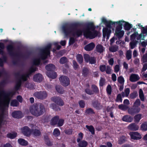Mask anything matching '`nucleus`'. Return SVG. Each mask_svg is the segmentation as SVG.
<instances>
[{
	"instance_id": "nucleus-1",
	"label": "nucleus",
	"mask_w": 147,
	"mask_h": 147,
	"mask_svg": "<svg viewBox=\"0 0 147 147\" xmlns=\"http://www.w3.org/2000/svg\"><path fill=\"white\" fill-rule=\"evenodd\" d=\"M95 29V26L91 23L88 24L86 27L83 30L80 28H74L68 23L65 24L62 27V30L66 36L69 35L79 37L83 32L84 35L86 37L91 39L95 38L98 33V32Z\"/></svg>"
},
{
	"instance_id": "nucleus-2",
	"label": "nucleus",
	"mask_w": 147,
	"mask_h": 147,
	"mask_svg": "<svg viewBox=\"0 0 147 147\" xmlns=\"http://www.w3.org/2000/svg\"><path fill=\"white\" fill-rule=\"evenodd\" d=\"M13 91L5 92L2 90L0 92V108H3L7 107L11 98L15 94Z\"/></svg>"
},
{
	"instance_id": "nucleus-3",
	"label": "nucleus",
	"mask_w": 147,
	"mask_h": 147,
	"mask_svg": "<svg viewBox=\"0 0 147 147\" xmlns=\"http://www.w3.org/2000/svg\"><path fill=\"white\" fill-rule=\"evenodd\" d=\"M36 67H32L30 69L29 72L23 74L22 75H21L20 72L19 71L18 72L15 74V76L18 79V81L15 87V89L16 91L18 90L20 88L21 84L22 81H26L29 75L36 71Z\"/></svg>"
},
{
	"instance_id": "nucleus-4",
	"label": "nucleus",
	"mask_w": 147,
	"mask_h": 147,
	"mask_svg": "<svg viewBox=\"0 0 147 147\" xmlns=\"http://www.w3.org/2000/svg\"><path fill=\"white\" fill-rule=\"evenodd\" d=\"M52 45L49 44L44 48L41 49L40 51V55L39 57L35 59L33 61V64L35 65H38L40 63V59H46L47 56L50 54V51Z\"/></svg>"
},
{
	"instance_id": "nucleus-5",
	"label": "nucleus",
	"mask_w": 147,
	"mask_h": 147,
	"mask_svg": "<svg viewBox=\"0 0 147 147\" xmlns=\"http://www.w3.org/2000/svg\"><path fill=\"white\" fill-rule=\"evenodd\" d=\"M30 111L33 115L36 117L42 115L45 111L44 105L41 103L32 105L30 107Z\"/></svg>"
},
{
	"instance_id": "nucleus-6",
	"label": "nucleus",
	"mask_w": 147,
	"mask_h": 147,
	"mask_svg": "<svg viewBox=\"0 0 147 147\" xmlns=\"http://www.w3.org/2000/svg\"><path fill=\"white\" fill-rule=\"evenodd\" d=\"M117 24L116 28L115 35L120 39L122 38L124 34V32L121 30L122 26L123 25L124 28L126 30H129V23L124 21L121 20L116 22Z\"/></svg>"
},
{
	"instance_id": "nucleus-7",
	"label": "nucleus",
	"mask_w": 147,
	"mask_h": 147,
	"mask_svg": "<svg viewBox=\"0 0 147 147\" xmlns=\"http://www.w3.org/2000/svg\"><path fill=\"white\" fill-rule=\"evenodd\" d=\"M102 22L105 24L107 28H104L103 29V36L104 38L107 36V39H108L111 31L110 29L111 26H115V24L116 22H113L110 21H108L106 19L103 18L102 19Z\"/></svg>"
},
{
	"instance_id": "nucleus-8",
	"label": "nucleus",
	"mask_w": 147,
	"mask_h": 147,
	"mask_svg": "<svg viewBox=\"0 0 147 147\" xmlns=\"http://www.w3.org/2000/svg\"><path fill=\"white\" fill-rule=\"evenodd\" d=\"M9 54L13 57H20L21 56V53L17 50L11 45H8L7 47Z\"/></svg>"
},
{
	"instance_id": "nucleus-9",
	"label": "nucleus",
	"mask_w": 147,
	"mask_h": 147,
	"mask_svg": "<svg viewBox=\"0 0 147 147\" xmlns=\"http://www.w3.org/2000/svg\"><path fill=\"white\" fill-rule=\"evenodd\" d=\"M4 46L3 44L0 43V54L2 55V58H0V66L2 67L3 65V62H5L7 60V57L3 51Z\"/></svg>"
},
{
	"instance_id": "nucleus-10",
	"label": "nucleus",
	"mask_w": 147,
	"mask_h": 147,
	"mask_svg": "<svg viewBox=\"0 0 147 147\" xmlns=\"http://www.w3.org/2000/svg\"><path fill=\"white\" fill-rule=\"evenodd\" d=\"M33 95L38 99L43 100L47 97V94L46 91H40L35 92Z\"/></svg>"
},
{
	"instance_id": "nucleus-11",
	"label": "nucleus",
	"mask_w": 147,
	"mask_h": 147,
	"mask_svg": "<svg viewBox=\"0 0 147 147\" xmlns=\"http://www.w3.org/2000/svg\"><path fill=\"white\" fill-rule=\"evenodd\" d=\"M59 80L61 84L64 86H68L70 83L69 78L65 76H62L60 77Z\"/></svg>"
},
{
	"instance_id": "nucleus-12",
	"label": "nucleus",
	"mask_w": 147,
	"mask_h": 147,
	"mask_svg": "<svg viewBox=\"0 0 147 147\" xmlns=\"http://www.w3.org/2000/svg\"><path fill=\"white\" fill-rule=\"evenodd\" d=\"M129 135H130L131 139L134 140H139L142 138L141 135L137 132H130Z\"/></svg>"
},
{
	"instance_id": "nucleus-13",
	"label": "nucleus",
	"mask_w": 147,
	"mask_h": 147,
	"mask_svg": "<svg viewBox=\"0 0 147 147\" xmlns=\"http://www.w3.org/2000/svg\"><path fill=\"white\" fill-rule=\"evenodd\" d=\"M22 133L25 136H28L31 134V130L27 126L22 128L21 129Z\"/></svg>"
},
{
	"instance_id": "nucleus-14",
	"label": "nucleus",
	"mask_w": 147,
	"mask_h": 147,
	"mask_svg": "<svg viewBox=\"0 0 147 147\" xmlns=\"http://www.w3.org/2000/svg\"><path fill=\"white\" fill-rule=\"evenodd\" d=\"M51 100L54 102L61 106L64 105V103L62 100L59 97L55 96L52 97Z\"/></svg>"
},
{
	"instance_id": "nucleus-15",
	"label": "nucleus",
	"mask_w": 147,
	"mask_h": 147,
	"mask_svg": "<svg viewBox=\"0 0 147 147\" xmlns=\"http://www.w3.org/2000/svg\"><path fill=\"white\" fill-rule=\"evenodd\" d=\"M129 100L127 99L124 100L123 104H121L119 105V109L125 111L128 108Z\"/></svg>"
},
{
	"instance_id": "nucleus-16",
	"label": "nucleus",
	"mask_w": 147,
	"mask_h": 147,
	"mask_svg": "<svg viewBox=\"0 0 147 147\" xmlns=\"http://www.w3.org/2000/svg\"><path fill=\"white\" fill-rule=\"evenodd\" d=\"M140 110V109L139 107H135L131 109L129 108V114L134 115L135 114L138 113Z\"/></svg>"
},
{
	"instance_id": "nucleus-17",
	"label": "nucleus",
	"mask_w": 147,
	"mask_h": 147,
	"mask_svg": "<svg viewBox=\"0 0 147 147\" xmlns=\"http://www.w3.org/2000/svg\"><path fill=\"white\" fill-rule=\"evenodd\" d=\"M140 79V77L138 75L132 74L131 75L129 80L132 82H136L139 80Z\"/></svg>"
},
{
	"instance_id": "nucleus-18",
	"label": "nucleus",
	"mask_w": 147,
	"mask_h": 147,
	"mask_svg": "<svg viewBox=\"0 0 147 147\" xmlns=\"http://www.w3.org/2000/svg\"><path fill=\"white\" fill-rule=\"evenodd\" d=\"M11 115L13 117L16 118H20L22 117V112L20 111H16L13 112Z\"/></svg>"
},
{
	"instance_id": "nucleus-19",
	"label": "nucleus",
	"mask_w": 147,
	"mask_h": 147,
	"mask_svg": "<svg viewBox=\"0 0 147 147\" xmlns=\"http://www.w3.org/2000/svg\"><path fill=\"white\" fill-rule=\"evenodd\" d=\"M31 134L34 137H38L40 136L41 132L40 131L37 129H32L31 130Z\"/></svg>"
},
{
	"instance_id": "nucleus-20",
	"label": "nucleus",
	"mask_w": 147,
	"mask_h": 147,
	"mask_svg": "<svg viewBox=\"0 0 147 147\" xmlns=\"http://www.w3.org/2000/svg\"><path fill=\"white\" fill-rule=\"evenodd\" d=\"M92 105L93 107L97 109H100L102 108V106L97 100L92 102Z\"/></svg>"
},
{
	"instance_id": "nucleus-21",
	"label": "nucleus",
	"mask_w": 147,
	"mask_h": 147,
	"mask_svg": "<svg viewBox=\"0 0 147 147\" xmlns=\"http://www.w3.org/2000/svg\"><path fill=\"white\" fill-rule=\"evenodd\" d=\"M95 46L93 42H91L86 45L84 47V49L87 51H89L92 50Z\"/></svg>"
},
{
	"instance_id": "nucleus-22",
	"label": "nucleus",
	"mask_w": 147,
	"mask_h": 147,
	"mask_svg": "<svg viewBox=\"0 0 147 147\" xmlns=\"http://www.w3.org/2000/svg\"><path fill=\"white\" fill-rule=\"evenodd\" d=\"M33 79L34 81L37 82H40L42 81V75L39 74H36L34 76Z\"/></svg>"
},
{
	"instance_id": "nucleus-23",
	"label": "nucleus",
	"mask_w": 147,
	"mask_h": 147,
	"mask_svg": "<svg viewBox=\"0 0 147 147\" xmlns=\"http://www.w3.org/2000/svg\"><path fill=\"white\" fill-rule=\"evenodd\" d=\"M59 119V117L58 116H56L54 117L51 120V125H54L57 124Z\"/></svg>"
},
{
	"instance_id": "nucleus-24",
	"label": "nucleus",
	"mask_w": 147,
	"mask_h": 147,
	"mask_svg": "<svg viewBox=\"0 0 147 147\" xmlns=\"http://www.w3.org/2000/svg\"><path fill=\"white\" fill-rule=\"evenodd\" d=\"M139 127L135 123H132L129 125V129L133 131H136L138 129Z\"/></svg>"
},
{
	"instance_id": "nucleus-25",
	"label": "nucleus",
	"mask_w": 147,
	"mask_h": 147,
	"mask_svg": "<svg viewBox=\"0 0 147 147\" xmlns=\"http://www.w3.org/2000/svg\"><path fill=\"white\" fill-rule=\"evenodd\" d=\"M96 48L97 52L100 53H103L105 51V48L100 44L97 45Z\"/></svg>"
},
{
	"instance_id": "nucleus-26",
	"label": "nucleus",
	"mask_w": 147,
	"mask_h": 147,
	"mask_svg": "<svg viewBox=\"0 0 147 147\" xmlns=\"http://www.w3.org/2000/svg\"><path fill=\"white\" fill-rule=\"evenodd\" d=\"M47 74L49 77L52 79L56 78L57 76L56 73L54 72H47Z\"/></svg>"
},
{
	"instance_id": "nucleus-27",
	"label": "nucleus",
	"mask_w": 147,
	"mask_h": 147,
	"mask_svg": "<svg viewBox=\"0 0 147 147\" xmlns=\"http://www.w3.org/2000/svg\"><path fill=\"white\" fill-rule=\"evenodd\" d=\"M55 68V66L53 64H50L47 65L45 67V69L48 71H53Z\"/></svg>"
},
{
	"instance_id": "nucleus-28",
	"label": "nucleus",
	"mask_w": 147,
	"mask_h": 147,
	"mask_svg": "<svg viewBox=\"0 0 147 147\" xmlns=\"http://www.w3.org/2000/svg\"><path fill=\"white\" fill-rule=\"evenodd\" d=\"M44 138L45 143L47 145L50 146L52 145V143L51 142L47 136H45Z\"/></svg>"
},
{
	"instance_id": "nucleus-29",
	"label": "nucleus",
	"mask_w": 147,
	"mask_h": 147,
	"mask_svg": "<svg viewBox=\"0 0 147 147\" xmlns=\"http://www.w3.org/2000/svg\"><path fill=\"white\" fill-rule=\"evenodd\" d=\"M89 73L88 69L86 67H84L82 69V74L84 77H86Z\"/></svg>"
},
{
	"instance_id": "nucleus-30",
	"label": "nucleus",
	"mask_w": 147,
	"mask_h": 147,
	"mask_svg": "<svg viewBox=\"0 0 147 147\" xmlns=\"http://www.w3.org/2000/svg\"><path fill=\"white\" fill-rule=\"evenodd\" d=\"M18 141L19 143L22 145L26 146L28 144V142L23 139H19Z\"/></svg>"
},
{
	"instance_id": "nucleus-31",
	"label": "nucleus",
	"mask_w": 147,
	"mask_h": 147,
	"mask_svg": "<svg viewBox=\"0 0 147 147\" xmlns=\"http://www.w3.org/2000/svg\"><path fill=\"white\" fill-rule=\"evenodd\" d=\"M142 115L141 114H138L135 116L134 117V121L138 123L141 119Z\"/></svg>"
},
{
	"instance_id": "nucleus-32",
	"label": "nucleus",
	"mask_w": 147,
	"mask_h": 147,
	"mask_svg": "<svg viewBox=\"0 0 147 147\" xmlns=\"http://www.w3.org/2000/svg\"><path fill=\"white\" fill-rule=\"evenodd\" d=\"M55 88L57 92L59 93L63 94L64 92V90L61 86L57 85L55 86Z\"/></svg>"
},
{
	"instance_id": "nucleus-33",
	"label": "nucleus",
	"mask_w": 147,
	"mask_h": 147,
	"mask_svg": "<svg viewBox=\"0 0 147 147\" xmlns=\"http://www.w3.org/2000/svg\"><path fill=\"white\" fill-rule=\"evenodd\" d=\"M76 58L77 60L79 63L81 64L83 62V57L81 55L77 54L76 56Z\"/></svg>"
},
{
	"instance_id": "nucleus-34",
	"label": "nucleus",
	"mask_w": 147,
	"mask_h": 147,
	"mask_svg": "<svg viewBox=\"0 0 147 147\" xmlns=\"http://www.w3.org/2000/svg\"><path fill=\"white\" fill-rule=\"evenodd\" d=\"M140 128L143 131H147V121L143 123L141 125Z\"/></svg>"
},
{
	"instance_id": "nucleus-35",
	"label": "nucleus",
	"mask_w": 147,
	"mask_h": 147,
	"mask_svg": "<svg viewBox=\"0 0 147 147\" xmlns=\"http://www.w3.org/2000/svg\"><path fill=\"white\" fill-rule=\"evenodd\" d=\"M139 96L141 101H144V95L142 89H140L139 90Z\"/></svg>"
},
{
	"instance_id": "nucleus-36",
	"label": "nucleus",
	"mask_w": 147,
	"mask_h": 147,
	"mask_svg": "<svg viewBox=\"0 0 147 147\" xmlns=\"http://www.w3.org/2000/svg\"><path fill=\"white\" fill-rule=\"evenodd\" d=\"M78 143V146L80 147H86L88 144V143L84 140L80 141Z\"/></svg>"
},
{
	"instance_id": "nucleus-37",
	"label": "nucleus",
	"mask_w": 147,
	"mask_h": 147,
	"mask_svg": "<svg viewBox=\"0 0 147 147\" xmlns=\"http://www.w3.org/2000/svg\"><path fill=\"white\" fill-rule=\"evenodd\" d=\"M68 61V59L65 57H63L61 58L59 60V63L61 64L66 63Z\"/></svg>"
},
{
	"instance_id": "nucleus-38",
	"label": "nucleus",
	"mask_w": 147,
	"mask_h": 147,
	"mask_svg": "<svg viewBox=\"0 0 147 147\" xmlns=\"http://www.w3.org/2000/svg\"><path fill=\"white\" fill-rule=\"evenodd\" d=\"M118 48V46L117 45L112 46L109 48V51L112 52H115L117 51Z\"/></svg>"
},
{
	"instance_id": "nucleus-39",
	"label": "nucleus",
	"mask_w": 147,
	"mask_h": 147,
	"mask_svg": "<svg viewBox=\"0 0 147 147\" xmlns=\"http://www.w3.org/2000/svg\"><path fill=\"white\" fill-rule=\"evenodd\" d=\"M91 88L92 90V92H94V94L98 93L99 92V90L97 86L95 85H92L91 86Z\"/></svg>"
},
{
	"instance_id": "nucleus-40",
	"label": "nucleus",
	"mask_w": 147,
	"mask_h": 147,
	"mask_svg": "<svg viewBox=\"0 0 147 147\" xmlns=\"http://www.w3.org/2000/svg\"><path fill=\"white\" fill-rule=\"evenodd\" d=\"M86 127L91 133L92 134H94V129L92 126L90 125L89 126L86 125Z\"/></svg>"
},
{
	"instance_id": "nucleus-41",
	"label": "nucleus",
	"mask_w": 147,
	"mask_h": 147,
	"mask_svg": "<svg viewBox=\"0 0 147 147\" xmlns=\"http://www.w3.org/2000/svg\"><path fill=\"white\" fill-rule=\"evenodd\" d=\"M17 135L16 133H10L8 134L7 136L8 138L11 139H13L16 137Z\"/></svg>"
},
{
	"instance_id": "nucleus-42",
	"label": "nucleus",
	"mask_w": 147,
	"mask_h": 147,
	"mask_svg": "<svg viewBox=\"0 0 147 147\" xmlns=\"http://www.w3.org/2000/svg\"><path fill=\"white\" fill-rule=\"evenodd\" d=\"M50 107L55 111H58L60 110V109L54 103L51 104L50 105Z\"/></svg>"
},
{
	"instance_id": "nucleus-43",
	"label": "nucleus",
	"mask_w": 147,
	"mask_h": 147,
	"mask_svg": "<svg viewBox=\"0 0 147 147\" xmlns=\"http://www.w3.org/2000/svg\"><path fill=\"white\" fill-rule=\"evenodd\" d=\"M121 95L123 97L128 96L129 95V88H127L124 90V92H122Z\"/></svg>"
},
{
	"instance_id": "nucleus-44",
	"label": "nucleus",
	"mask_w": 147,
	"mask_h": 147,
	"mask_svg": "<svg viewBox=\"0 0 147 147\" xmlns=\"http://www.w3.org/2000/svg\"><path fill=\"white\" fill-rule=\"evenodd\" d=\"M19 104L18 102L16 100H12L11 102V105L14 107L17 106Z\"/></svg>"
},
{
	"instance_id": "nucleus-45",
	"label": "nucleus",
	"mask_w": 147,
	"mask_h": 147,
	"mask_svg": "<svg viewBox=\"0 0 147 147\" xmlns=\"http://www.w3.org/2000/svg\"><path fill=\"white\" fill-rule=\"evenodd\" d=\"M84 57L85 61L86 63H88L89 61V60L91 57L90 55L87 54H84Z\"/></svg>"
},
{
	"instance_id": "nucleus-46",
	"label": "nucleus",
	"mask_w": 147,
	"mask_h": 147,
	"mask_svg": "<svg viewBox=\"0 0 147 147\" xmlns=\"http://www.w3.org/2000/svg\"><path fill=\"white\" fill-rule=\"evenodd\" d=\"M141 27L142 28V29H141V33L143 35L144 34H147V26L145 27H142V25L141 26Z\"/></svg>"
},
{
	"instance_id": "nucleus-47",
	"label": "nucleus",
	"mask_w": 147,
	"mask_h": 147,
	"mask_svg": "<svg viewBox=\"0 0 147 147\" xmlns=\"http://www.w3.org/2000/svg\"><path fill=\"white\" fill-rule=\"evenodd\" d=\"M60 131L58 129L56 128L54 130L53 134L55 136H58L60 135Z\"/></svg>"
},
{
	"instance_id": "nucleus-48",
	"label": "nucleus",
	"mask_w": 147,
	"mask_h": 147,
	"mask_svg": "<svg viewBox=\"0 0 147 147\" xmlns=\"http://www.w3.org/2000/svg\"><path fill=\"white\" fill-rule=\"evenodd\" d=\"M126 140L125 137L123 136L120 138L119 140V144H121L124 143Z\"/></svg>"
},
{
	"instance_id": "nucleus-49",
	"label": "nucleus",
	"mask_w": 147,
	"mask_h": 147,
	"mask_svg": "<svg viewBox=\"0 0 147 147\" xmlns=\"http://www.w3.org/2000/svg\"><path fill=\"white\" fill-rule=\"evenodd\" d=\"M106 90L108 94L110 95L111 94L112 88L111 87L110 85H109L107 86Z\"/></svg>"
},
{
	"instance_id": "nucleus-50",
	"label": "nucleus",
	"mask_w": 147,
	"mask_h": 147,
	"mask_svg": "<svg viewBox=\"0 0 147 147\" xmlns=\"http://www.w3.org/2000/svg\"><path fill=\"white\" fill-rule=\"evenodd\" d=\"M138 35V32H135L130 36V40H134L135 39L136 37H137V35Z\"/></svg>"
},
{
	"instance_id": "nucleus-51",
	"label": "nucleus",
	"mask_w": 147,
	"mask_h": 147,
	"mask_svg": "<svg viewBox=\"0 0 147 147\" xmlns=\"http://www.w3.org/2000/svg\"><path fill=\"white\" fill-rule=\"evenodd\" d=\"M117 81L119 83L123 84L124 80L122 76H120L118 78Z\"/></svg>"
},
{
	"instance_id": "nucleus-52",
	"label": "nucleus",
	"mask_w": 147,
	"mask_h": 147,
	"mask_svg": "<svg viewBox=\"0 0 147 147\" xmlns=\"http://www.w3.org/2000/svg\"><path fill=\"white\" fill-rule=\"evenodd\" d=\"M140 105V101L138 99H137L134 104V106L135 107H138Z\"/></svg>"
},
{
	"instance_id": "nucleus-53",
	"label": "nucleus",
	"mask_w": 147,
	"mask_h": 147,
	"mask_svg": "<svg viewBox=\"0 0 147 147\" xmlns=\"http://www.w3.org/2000/svg\"><path fill=\"white\" fill-rule=\"evenodd\" d=\"M105 71L106 73L108 74H111V69L110 66L109 65H107L106 67Z\"/></svg>"
},
{
	"instance_id": "nucleus-54",
	"label": "nucleus",
	"mask_w": 147,
	"mask_h": 147,
	"mask_svg": "<svg viewBox=\"0 0 147 147\" xmlns=\"http://www.w3.org/2000/svg\"><path fill=\"white\" fill-rule=\"evenodd\" d=\"M89 62L90 64H94L96 62V59L94 57H91Z\"/></svg>"
},
{
	"instance_id": "nucleus-55",
	"label": "nucleus",
	"mask_w": 147,
	"mask_h": 147,
	"mask_svg": "<svg viewBox=\"0 0 147 147\" xmlns=\"http://www.w3.org/2000/svg\"><path fill=\"white\" fill-rule=\"evenodd\" d=\"M138 96V94L136 92H134L130 94V97L132 99L136 98Z\"/></svg>"
},
{
	"instance_id": "nucleus-56",
	"label": "nucleus",
	"mask_w": 147,
	"mask_h": 147,
	"mask_svg": "<svg viewBox=\"0 0 147 147\" xmlns=\"http://www.w3.org/2000/svg\"><path fill=\"white\" fill-rule=\"evenodd\" d=\"M85 91L88 94L91 95L94 94V92H92V91L88 88H86Z\"/></svg>"
},
{
	"instance_id": "nucleus-57",
	"label": "nucleus",
	"mask_w": 147,
	"mask_h": 147,
	"mask_svg": "<svg viewBox=\"0 0 147 147\" xmlns=\"http://www.w3.org/2000/svg\"><path fill=\"white\" fill-rule=\"evenodd\" d=\"M86 113L87 114H94V112L93 110L91 108L87 109L86 111Z\"/></svg>"
},
{
	"instance_id": "nucleus-58",
	"label": "nucleus",
	"mask_w": 147,
	"mask_h": 147,
	"mask_svg": "<svg viewBox=\"0 0 147 147\" xmlns=\"http://www.w3.org/2000/svg\"><path fill=\"white\" fill-rule=\"evenodd\" d=\"M64 120L62 119H59L57 124L58 126L60 127L62 126L64 123Z\"/></svg>"
},
{
	"instance_id": "nucleus-59",
	"label": "nucleus",
	"mask_w": 147,
	"mask_h": 147,
	"mask_svg": "<svg viewBox=\"0 0 147 147\" xmlns=\"http://www.w3.org/2000/svg\"><path fill=\"white\" fill-rule=\"evenodd\" d=\"M116 101L117 102H119L120 101L121 102H122V99L121 96V95L120 94H119L117 95Z\"/></svg>"
},
{
	"instance_id": "nucleus-60",
	"label": "nucleus",
	"mask_w": 147,
	"mask_h": 147,
	"mask_svg": "<svg viewBox=\"0 0 147 147\" xmlns=\"http://www.w3.org/2000/svg\"><path fill=\"white\" fill-rule=\"evenodd\" d=\"M106 66L105 65H101L100 66V69L102 72L105 71L106 69Z\"/></svg>"
},
{
	"instance_id": "nucleus-61",
	"label": "nucleus",
	"mask_w": 147,
	"mask_h": 147,
	"mask_svg": "<svg viewBox=\"0 0 147 147\" xmlns=\"http://www.w3.org/2000/svg\"><path fill=\"white\" fill-rule=\"evenodd\" d=\"M142 59L143 63L147 62V53H146L143 55Z\"/></svg>"
},
{
	"instance_id": "nucleus-62",
	"label": "nucleus",
	"mask_w": 147,
	"mask_h": 147,
	"mask_svg": "<svg viewBox=\"0 0 147 147\" xmlns=\"http://www.w3.org/2000/svg\"><path fill=\"white\" fill-rule=\"evenodd\" d=\"M83 134L80 133L79 134L78 138L77 139V141L78 142H79L82 139Z\"/></svg>"
},
{
	"instance_id": "nucleus-63",
	"label": "nucleus",
	"mask_w": 147,
	"mask_h": 147,
	"mask_svg": "<svg viewBox=\"0 0 147 147\" xmlns=\"http://www.w3.org/2000/svg\"><path fill=\"white\" fill-rule=\"evenodd\" d=\"M105 82V79L102 78H101L100 81V86H103Z\"/></svg>"
},
{
	"instance_id": "nucleus-64",
	"label": "nucleus",
	"mask_w": 147,
	"mask_h": 147,
	"mask_svg": "<svg viewBox=\"0 0 147 147\" xmlns=\"http://www.w3.org/2000/svg\"><path fill=\"white\" fill-rule=\"evenodd\" d=\"M147 69V63H144L143 65V67L141 71L143 72L145 71Z\"/></svg>"
}]
</instances>
